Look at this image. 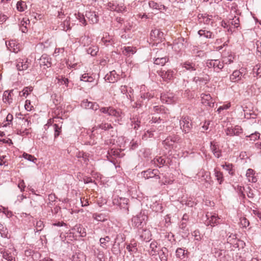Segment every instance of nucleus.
Wrapping results in <instances>:
<instances>
[{
	"mask_svg": "<svg viewBox=\"0 0 261 261\" xmlns=\"http://www.w3.org/2000/svg\"><path fill=\"white\" fill-rule=\"evenodd\" d=\"M147 216L144 213L141 212L139 214L134 216L132 219V225L144 231L145 233L149 234V231L146 229H143V227L146 225L147 220Z\"/></svg>",
	"mask_w": 261,
	"mask_h": 261,
	"instance_id": "1",
	"label": "nucleus"
},
{
	"mask_svg": "<svg viewBox=\"0 0 261 261\" xmlns=\"http://www.w3.org/2000/svg\"><path fill=\"white\" fill-rule=\"evenodd\" d=\"M205 64L208 68H213L215 72L219 73L224 68V61H221L220 60L213 59L207 60Z\"/></svg>",
	"mask_w": 261,
	"mask_h": 261,
	"instance_id": "2",
	"label": "nucleus"
},
{
	"mask_svg": "<svg viewBox=\"0 0 261 261\" xmlns=\"http://www.w3.org/2000/svg\"><path fill=\"white\" fill-rule=\"evenodd\" d=\"M180 128L185 133H188L193 127V122L188 116H182L179 121Z\"/></svg>",
	"mask_w": 261,
	"mask_h": 261,
	"instance_id": "3",
	"label": "nucleus"
},
{
	"mask_svg": "<svg viewBox=\"0 0 261 261\" xmlns=\"http://www.w3.org/2000/svg\"><path fill=\"white\" fill-rule=\"evenodd\" d=\"M142 176L145 179L155 177L156 179H160L159 175V171L158 169H149L146 171H142L141 173Z\"/></svg>",
	"mask_w": 261,
	"mask_h": 261,
	"instance_id": "4",
	"label": "nucleus"
},
{
	"mask_svg": "<svg viewBox=\"0 0 261 261\" xmlns=\"http://www.w3.org/2000/svg\"><path fill=\"white\" fill-rule=\"evenodd\" d=\"M158 74L165 81H171L174 76V71L171 69L165 70H161L158 71Z\"/></svg>",
	"mask_w": 261,
	"mask_h": 261,
	"instance_id": "5",
	"label": "nucleus"
},
{
	"mask_svg": "<svg viewBox=\"0 0 261 261\" xmlns=\"http://www.w3.org/2000/svg\"><path fill=\"white\" fill-rule=\"evenodd\" d=\"M206 216L207 217V220L205 222V224L206 225H210L212 227H214L219 223V220L220 219V218H219L218 215L215 214L214 215L207 214Z\"/></svg>",
	"mask_w": 261,
	"mask_h": 261,
	"instance_id": "6",
	"label": "nucleus"
},
{
	"mask_svg": "<svg viewBox=\"0 0 261 261\" xmlns=\"http://www.w3.org/2000/svg\"><path fill=\"white\" fill-rule=\"evenodd\" d=\"M225 132L227 136H239L243 133V129L241 126L236 125L234 127H228Z\"/></svg>",
	"mask_w": 261,
	"mask_h": 261,
	"instance_id": "7",
	"label": "nucleus"
},
{
	"mask_svg": "<svg viewBox=\"0 0 261 261\" xmlns=\"http://www.w3.org/2000/svg\"><path fill=\"white\" fill-rule=\"evenodd\" d=\"M185 39L183 37L175 39L173 43L172 49L177 53L179 52L184 48V42Z\"/></svg>",
	"mask_w": 261,
	"mask_h": 261,
	"instance_id": "8",
	"label": "nucleus"
},
{
	"mask_svg": "<svg viewBox=\"0 0 261 261\" xmlns=\"http://www.w3.org/2000/svg\"><path fill=\"white\" fill-rule=\"evenodd\" d=\"M150 38L153 40H159L162 41L164 39V33L159 29L152 30L151 31Z\"/></svg>",
	"mask_w": 261,
	"mask_h": 261,
	"instance_id": "9",
	"label": "nucleus"
},
{
	"mask_svg": "<svg viewBox=\"0 0 261 261\" xmlns=\"http://www.w3.org/2000/svg\"><path fill=\"white\" fill-rule=\"evenodd\" d=\"M16 66L18 71H23L29 67L28 59H18L16 61Z\"/></svg>",
	"mask_w": 261,
	"mask_h": 261,
	"instance_id": "10",
	"label": "nucleus"
},
{
	"mask_svg": "<svg viewBox=\"0 0 261 261\" xmlns=\"http://www.w3.org/2000/svg\"><path fill=\"white\" fill-rule=\"evenodd\" d=\"M179 140V137L176 135H174L167 137L163 141V144L165 146L170 147H172L175 142H177Z\"/></svg>",
	"mask_w": 261,
	"mask_h": 261,
	"instance_id": "11",
	"label": "nucleus"
},
{
	"mask_svg": "<svg viewBox=\"0 0 261 261\" xmlns=\"http://www.w3.org/2000/svg\"><path fill=\"white\" fill-rule=\"evenodd\" d=\"M118 75L116 74L115 70H113L106 75L105 79L106 81H108L111 83H114L117 81Z\"/></svg>",
	"mask_w": 261,
	"mask_h": 261,
	"instance_id": "12",
	"label": "nucleus"
},
{
	"mask_svg": "<svg viewBox=\"0 0 261 261\" xmlns=\"http://www.w3.org/2000/svg\"><path fill=\"white\" fill-rule=\"evenodd\" d=\"M255 174V171L251 168L247 170L246 176L249 182L254 183L257 181V178Z\"/></svg>",
	"mask_w": 261,
	"mask_h": 261,
	"instance_id": "13",
	"label": "nucleus"
},
{
	"mask_svg": "<svg viewBox=\"0 0 261 261\" xmlns=\"http://www.w3.org/2000/svg\"><path fill=\"white\" fill-rule=\"evenodd\" d=\"M211 149L215 157L219 158L221 156V151L219 149L216 142L214 141L211 142Z\"/></svg>",
	"mask_w": 261,
	"mask_h": 261,
	"instance_id": "14",
	"label": "nucleus"
},
{
	"mask_svg": "<svg viewBox=\"0 0 261 261\" xmlns=\"http://www.w3.org/2000/svg\"><path fill=\"white\" fill-rule=\"evenodd\" d=\"M41 66H45L49 67L51 66V58L47 55H43L40 59Z\"/></svg>",
	"mask_w": 261,
	"mask_h": 261,
	"instance_id": "15",
	"label": "nucleus"
},
{
	"mask_svg": "<svg viewBox=\"0 0 261 261\" xmlns=\"http://www.w3.org/2000/svg\"><path fill=\"white\" fill-rule=\"evenodd\" d=\"M107 7L108 9L111 11H114L117 12L121 11V9L119 7L116 1L114 0H108V2L107 4Z\"/></svg>",
	"mask_w": 261,
	"mask_h": 261,
	"instance_id": "16",
	"label": "nucleus"
},
{
	"mask_svg": "<svg viewBox=\"0 0 261 261\" xmlns=\"http://www.w3.org/2000/svg\"><path fill=\"white\" fill-rule=\"evenodd\" d=\"M242 76V73L239 70H234L231 74L230 75L229 79L232 82H238Z\"/></svg>",
	"mask_w": 261,
	"mask_h": 261,
	"instance_id": "17",
	"label": "nucleus"
},
{
	"mask_svg": "<svg viewBox=\"0 0 261 261\" xmlns=\"http://www.w3.org/2000/svg\"><path fill=\"white\" fill-rule=\"evenodd\" d=\"M189 220V215L187 214H185L179 223V227L183 231H188L187 228V222Z\"/></svg>",
	"mask_w": 261,
	"mask_h": 261,
	"instance_id": "18",
	"label": "nucleus"
},
{
	"mask_svg": "<svg viewBox=\"0 0 261 261\" xmlns=\"http://www.w3.org/2000/svg\"><path fill=\"white\" fill-rule=\"evenodd\" d=\"M158 254L159 255L161 261H167L168 256V250L166 247H163L160 249Z\"/></svg>",
	"mask_w": 261,
	"mask_h": 261,
	"instance_id": "19",
	"label": "nucleus"
},
{
	"mask_svg": "<svg viewBox=\"0 0 261 261\" xmlns=\"http://www.w3.org/2000/svg\"><path fill=\"white\" fill-rule=\"evenodd\" d=\"M85 15L91 23H95L97 22L98 16L96 15L94 12L87 11Z\"/></svg>",
	"mask_w": 261,
	"mask_h": 261,
	"instance_id": "20",
	"label": "nucleus"
},
{
	"mask_svg": "<svg viewBox=\"0 0 261 261\" xmlns=\"http://www.w3.org/2000/svg\"><path fill=\"white\" fill-rule=\"evenodd\" d=\"M198 34L200 37H204L206 38H214V35L213 33L206 30H200L198 32Z\"/></svg>",
	"mask_w": 261,
	"mask_h": 261,
	"instance_id": "21",
	"label": "nucleus"
},
{
	"mask_svg": "<svg viewBox=\"0 0 261 261\" xmlns=\"http://www.w3.org/2000/svg\"><path fill=\"white\" fill-rule=\"evenodd\" d=\"M72 230L77 231L82 237H85L86 236L87 233L86 229L81 224L74 226L72 228Z\"/></svg>",
	"mask_w": 261,
	"mask_h": 261,
	"instance_id": "22",
	"label": "nucleus"
},
{
	"mask_svg": "<svg viewBox=\"0 0 261 261\" xmlns=\"http://www.w3.org/2000/svg\"><path fill=\"white\" fill-rule=\"evenodd\" d=\"M182 67L190 71H195L197 68L195 64L189 61H187L182 63Z\"/></svg>",
	"mask_w": 261,
	"mask_h": 261,
	"instance_id": "23",
	"label": "nucleus"
},
{
	"mask_svg": "<svg viewBox=\"0 0 261 261\" xmlns=\"http://www.w3.org/2000/svg\"><path fill=\"white\" fill-rule=\"evenodd\" d=\"M128 199L122 198V199L121 201V205L119 206L120 208L126 214H128Z\"/></svg>",
	"mask_w": 261,
	"mask_h": 261,
	"instance_id": "24",
	"label": "nucleus"
},
{
	"mask_svg": "<svg viewBox=\"0 0 261 261\" xmlns=\"http://www.w3.org/2000/svg\"><path fill=\"white\" fill-rule=\"evenodd\" d=\"M30 23V20L27 18H23L20 24V29L22 33H26L28 31L27 24Z\"/></svg>",
	"mask_w": 261,
	"mask_h": 261,
	"instance_id": "25",
	"label": "nucleus"
},
{
	"mask_svg": "<svg viewBox=\"0 0 261 261\" xmlns=\"http://www.w3.org/2000/svg\"><path fill=\"white\" fill-rule=\"evenodd\" d=\"M168 60L169 58L167 57H158L154 60V63L156 65L164 66Z\"/></svg>",
	"mask_w": 261,
	"mask_h": 261,
	"instance_id": "26",
	"label": "nucleus"
},
{
	"mask_svg": "<svg viewBox=\"0 0 261 261\" xmlns=\"http://www.w3.org/2000/svg\"><path fill=\"white\" fill-rule=\"evenodd\" d=\"M72 261H86V256L83 253H76L72 256Z\"/></svg>",
	"mask_w": 261,
	"mask_h": 261,
	"instance_id": "27",
	"label": "nucleus"
},
{
	"mask_svg": "<svg viewBox=\"0 0 261 261\" xmlns=\"http://www.w3.org/2000/svg\"><path fill=\"white\" fill-rule=\"evenodd\" d=\"M152 161L155 165L158 166L159 168L163 166L166 162L165 159L162 156L156 157L154 158Z\"/></svg>",
	"mask_w": 261,
	"mask_h": 261,
	"instance_id": "28",
	"label": "nucleus"
},
{
	"mask_svg": "<svg viewBox=\"0 0 261 261\" xmlns=\"http://www.w3.org/2000/svg\"><path fill=\"white\" fill-rule=\"evenodd\" d=\"M98 128H100L101 129H103L104 130H107L110 128H112L113 126L111 124H109L108 123H101L97 126H95L93 128V132L95 130H96Z\"/></svg>",
	"mask_w": 261,
	"mask_h": 261,
	"instance_id": "29",
	"label": "nucleus"
},
{
	"mask_svg": "<svg viewBox=\"0 0 261 261\" xmlns=\"http://www.w3.org/2000/svg\"><path fill=\"white\" fill-rule=\"evenodd\" d=\"M173 96H170L167 95H162L161 96V99L163 102L167 103L168 104H171L174 101Z\"/></svg>",
	"mask_w": 261,
	"mask_h": 261,
	"instance_id": "30",
	"label": "nucleus"
},
{
	"mask_svg": "<svg viewBox=\"0 0 261 261\" xmlns=\"http://www.w3.org/2000/svg\"><path fill=\"white\" fill-rule=\"evenodd\" d=\"M148 5L150 8L153 9L161 10L162 8H163L164 9H165V7L164 5L158 4L157 3L153 1H149L148 3Z\"/></svg>",
	"mask_w": 261,
	"mask_h": 261,
	"instance_id": "31",
	"label": "nucleus"
},
{
	"mask_svg": "<svg viewBox=\"0 0 261 261\" xmlns=\"http://www.w3.org/2000/svg\"><path fill=\"white\" fill-rule=\"evenodd\" d=\"M121 112L117 110H116L114 108L111 107V108L109 110V116H114L116 118H119L121 117Z\"/></svg>",
	"mask_w": 261,
	"mask_h": 261,
	"instance_id": "32",
	"label": "nucleus"
},
{
	"mask_svg": "<svg viewBox=\"0 0 261 261\" xmlns=\"http://www.w3.org/2000/svg\"><path fill=\"white\" fill-rule=\"evenodd\" d=\"M11 91H5L3 94V101L4 102H8L9 104L12 102V99L11 97Z\"/></svg>",
	"mask_w": 261,
	"mask_h": 261,
	"instance_id": "33",
	"label": "nucleus"
},
{
	"mask_svg": "<svg viewBox=\"0 0 261 261\" xmlns=\"http://www.w3.org/2000/svg\"><path fill=\"white\" fill-rule=\"evenodd\" d=\"M98 51V47L97 46H92L87 49V52L92 56H95Z\"/></svg>",
	"mask_w": 261,
	"mask_h": 261,
	"instance_id": "34",
	"label": "nucleus"
},
{
	"mask_svg": "<svg viewBox=\"0 0 261 261\" xmlns=\"http://www.w3.org/2000/svg\"><path fill=\"white\" fill-rule=\"evenodd\" d=\"M158 243L155 241L152 242L150 244V248L151 249L150 254L152 255H154L158 252L159 250H157L156 248H158Z\"/></svg>",
	"mask_w": 261,
	"mask_h": 261,
	"instance_id": "35",
	"label": "nucleus"
},
{
	"mask_svg": "<svg viewBox=\"0 0 261 261\" xmlns=\"http://www.w3.org/2000/svg\"><path fill=\"white\" fill-rule=\"evenodd\" d=\"M186 250L181 248H178L175 252L176 256L177 258L182 259L184 258L185 254L187 253L185 252Z\"/></svg>",
	"mask_w": 261,
	"mask_h": 261,
	"instance_id": "36",
	"label": "nucleus"
},
{
	"mask_svg": "<svg viewBox=\"0 0 261 261\" xmlns=\"http://www.w3.org/2000/svg\"><path fill=\"white\" fill-rule=\"evenodd\" d=\"M1 252L3 254V257L8 261H15V257L12 256L10 253L5 251H1Z\"/></svg>",
	"mask_w": 261,
	"mask_h": 261,
	"instance_id": "37",
	"label": "nucleus"
},
{
	"mask_svg": "<svg viewBox=\"0 0 261 261\" xmlns=\"http://www.w3.org/2000/svg\"><path fill=\"white\" fill-rule=\"evenodd\" d=\"M141 121L138 117H134L132 119V125L134 126V129H137L140 125Z\"/></svg>",
	"mask_w": 261,
	"mask_h": 261,
	"instance_id": "38",
	"label": "nucleus"
},
{
	"mask_svg": "<svg viewBox=\"0 0 261 261\" xmlns=\"http://www.w3.org/2000/svg\"><path fill=\"white\" fill-rule=\"evenodd\" d=\"M94 78L91 76H89L88 73H84L81 77V80L84 82L91 83L94 82Z\"/></svg>",
	"mask_w": 261,
	"mask_h": 261,
	"instance_id": "39",
	"label": "nucleus"
},
{
	"mask_svg": "<svg viewBox=\"0 0 261 261\" xmlns=\"http://www.w3.org/2000/svg\"><path fill=\"white\" fill-rule=\"evenodd\" d=\"M214 172L215 175L217 178V180H218V181L219 182V184H221L222 181L223 180V176L222 173L220 171H218L216 169L214 170Z\"/></svg>",
	"mask_w": 261,
	"mask_h": 261,
	"instance_id": "40",
	"label": "nucleus"
},
{
	"mask_svg": "<svg viewBox=\"0 0 261 261\" xmlns=\"http://www.w3.org/2000/svg\"><path fill=\"white\" fill-rule=\"evenodd\" d=\"M153 111L156 113L165 114L166 113L165 107L163 106H154L153 107Z\"/></svg>",
	"mask_w": 261,
	"mask_h": 261,
	"instance_id": "41",
	"label": "nucleus"
},
{
	"mask_svg": "<svg viewBox=\"0 0 261 261\" xmlns=\"http://www.w3.org/2000/svg\"><path fill=\"white\" fill-rule=\"evenodd\" d=\"M0 234L3 238H8V231L6 227L3 224L0 223Z\"/></svg>",
	"mask_w": 261,
	"mask_h": 261,
	"instance_id": "42",
	"label": "nucleus"
},
{
	"mask_svg": "<svg viewBox=\"0 0 261 261\" xmlns=\"http://www.w3.org/2000/svg\"><path fill=\"white\" fill-rule=\"evenodd\" d=\"M153 96H154L153 94H152L149 92L142 93L141 94L140 98L142 100H145V99L149 100L150 98H152Z\"/></svg>",
	"mask_w": 261,
	"mask_h": 261,
	"instance_id": "43",
	"label": "nucleus"
},
{
	"mask_svg": "<svg viewBox=\"0 0 261 261\" xmlns=\"http://www.w3.org/2000/svg\"><path fill=\"white\" fill-rule=\"evenodd\" d=\"M27 7L25 2L23 1H19L17 3V9L20 12H23L24 11Z\"/></svg>",
	"mask_w": 261,
	"mask_h": 261,
	"instance_id": "44",
	"label": "nucleus"
},
{
	"mask_svg": "<svg viewBox=\"0 0 261 261\" xmlns=\"http://www.w3.org/2000/svg\"><path fill=\"white\" fill-rule=\"evenodd\" d=\"M22 155L25 159L31 162H32L33 163H36V162L37 161V158H36L34 156L31 154H29L27 153H24Z\"/></svg>",
	"mask_w": 261,
	"mask_h": 261,
	"instance_id": "45",
	"label": "nucleus"
},
{
	"mask_svg": "<svg viewBox=\"0 0 261 261\" xmlns=\"http://www.w3.org/2000/svg\"><path fill=\"white\" fill-rule=\"evenodd\" d=\"M53 127L55 131L54 137L55 138H56L60 135L61 132V126H59L57 124H54Z\"/></svg>",
	"mask_w": 261,
	"mask_h": 261,
	"instance_id": "46",
	"label": "nucleus"
},
{
	"mask_svg": "<svg viewBox=\"0 0 261 261\" xmlns=\"http://www.w3.org/2000/svg\"><path fill=\"white\" fill-rule=\"evenodd\" d=\"M110 238L109 236H106L105 238H101L99 240L100 246L103 248H106V243L110 241Z\"/></svg>",
	"mask_w": 261,
	"mask_h": 261,
	"instance_id": "47",
	"label": "nucleus"
},
{
	"mask_svg": "<svg viewBox=\"0 0 261 261\" xmlns=\"http://www.w3.org/2000/svg\"><path fill=\"white\" fill-rule=\"evenodd\" d=\"M123 54L125 55H129V54H134L135 51H134L133 48L130 46L124 47L123 50L122 51Z\"/></svg>",
	"mask_w": 261,
	"mask_h": 261,
	"instance_id": "48",
	"label": "nucleus"
},
{
	"mask_svg": "<svg viewBox=\"0 0 261 261\" xmlns=\"http://www.w3.org/2000/svg\"><path fill=\"white\" fill-rule=\"evenodd\" d=\"M223 168L228 171L229 174L232 175L233 171L232 170V165L230 164H225L222 165Z\"/></svg>",
	"mask_w": 261,
	"mask_h": 261,
	"instance_id": "49",
	"label": "nucleus"
},
{
	"mask_svg": "<svg viewBox=\"0 0 261 261\" xmlns=\"http://www.w3.org/2000/svg\"><path fill=\"white\" fill-rule=\"evenodd\" d=\"M75 17L79 20L80 22H81L83 24L86 25V19L84 16V15L80 13H78L77 14H75L74 15Z\"/></svg>",
	"mask_w": 261,
	"mask_h": 261,
	"instance_id": "50",
	"label": "nucleus"
},
{
	"mask_svg": "<svg viewBox=\"0 0 261 261\" xmlns=\"http://www.w3.org/2000/svg\"><path fill=\"white\" fill-rule=\"evenodd\" d=\"M93 218L98 221H105L106 220L105 216L102 214H94Z\"/></svg>",
	"mask_w": 261,
	"mask_h": 261,
	"instance_id": "51",
	"label": "nucleus"
},
{
	"mask_svg": "<svg viewBox=\"0 0 261 261\" xmlns=\"http://www.w3.org/2000/svg\"><path fill=\"white\" fill-rule=\"evenodd\" d=\"M33 90V87H25L23 90L22 91V95H21V96H27Z\"/></svg>",
	"mask_w": 261,
	"mask_h": 261,
	"instance_id": "52",
	"label": "nucleus"
},
{
	"mask_svg": "<svg viewBox=\"0 0 261 261\" xmlns=\"http://www.w3.org/2000/svg\"><path fill=\"white\" fill-rule=\"evenodd\" d=\"M82 43L84 44V46L88 45L91 42V39L88 36H84L81 38Z\"/></svg>",
	"mask_w": 261,
	"mask_h": 261,
	"instance_id": "53",
	"label": "nucleus"
},
{
	"mask_svg": "<svg viewBox=\"0 0 261 261\" xmlns=\"http://www.w3.org/2000/svg\"><path fill=\"white\" fill-rule=\"evenodd\" d=\"M70 17H67L65 20H64L63 22L64 24V28L63 29L64 30H68L71 29V27L70 26V23H69L70 20Z\"/></svg>",
	"mask_w": 261,
	"mask_h": 261,
	"instance_id": "54",
	"label": "nucleus"
},
{
	"mask_svg": "<svg viewBox=\"0 0 261 261\" xmlns=\"http://www.w3.org/2000/svg\"><path fill=\"white\" fill-rule=\"evenodd\" d=\"M44 227V224L42 221H38L36 222V231H41Z\"/></svg>",
	"mask_w": 261,
	"mask_h": 261,
	"instance_id": "55",
	"label": "nucleus"
},
{
	"mask_svg": "<svg viewBox=\"0 0 261 261\" xmlns=\"http://www.w3.org/2000/svg\"><path fill=\"white\" fill-rule=\"evenodd\" d=\"M240 223L243 227H246L249 225V221L245 217L240 219Z\"/></svg>",
	"mask_w": 261,
	"mask_h": 261,
	"instance_id": "56",
	"label": "nucleus"
},
{
	"mask_svg": "<svg viewBox=\"0 0 261 261\" xmlns=\"http://www.w3.org/2000/svg\"><path fill=\"white\" fill-rule=\"evenodd\" d=\"M92 102L91 101H88L87 100H84L82 102V106L86 109H91L92 106Z\"/></svg>",
	"mask_w": 261,
	"mask_h": 261,
	"instance_id": "57",
	"label": "nucleus"
},
{
	"mask_svg": "<svg viewBox=\"0 0 261 261\" xmlns=\"http://www.w3.org/2000/svg\"><path fill=\"white\" fill-rule=\"evenodd\" d=\"M193 54H195L196 56L203 57L204 55V53L200 50H198L196 48L193 50Z\"/></svg>",
	"mask_w": 261,
	"mask_h": 261,
	"instance_id": "58",
	"label": "nucleus"
},
{
	"mask_svg": "<svg viewBox=\"0 0 261 261\" xmlns=\"http://www.w3.org/2000/svg\"><path fill=\"white\" fill-rule=\"evenodd\" d=\"M126 249L130 253L135 252L137 250L135 246L130 244L127 245Z\"/></svg>",
	"mask_w": 261,
	"mask_h": 261,
	"instance_id": "59",
	"label": "nucleus"
},
{
	"mask_svg": "<svg viewBox=\"0 0 261 261\" xmlns=\"http://www.w3.org/2000/svg\"><path fill=\"white\" fill-rule=\"evenodd\" d=\"M25 109L28 111H30L32 110L33 106L31 103V101L30 100H27L25 101V103L24 106Z\"/></svg>",
	"mask_w": 261,
	"mask_h": 261,
	"instance_id": "60",
	"label": "nucleus"
},
{
	"mask_svg": "<svg viewBox=\"0 0 261 261\" xmlns=\"http://www.w3.org/2000/svg\"><path fill=\"white\" fill-rule=\"evenodd\" d=\"M123 197L115 198L113 200V203L114 205L119 206L121 205V201Z\"/></svg>",
	"mask_w": 261,
	"mask_h": 261,
	"instance_id": "61",
	"label": "nucleus"
},
{
	"mask_svg": "<svg viewBox=\"0 0 261 261\" xmlns=\"http://www.w3.org/2000/svg\"><path fill=\"white\" fill-rule=\"evenodd\" d=\"M202 16L204 20V22L207 24H208L210 22V20L212 19L213 17L212 15H208L206 14H204V16Z\"/></svg>",
	"mask_w": 261,
	"mask_h": 261,
	"instance_id": "62",
	"label": "nucleus"
},
{
	"mask_svg": "<svg viewBox=\"0 0 261 261\" xmlns=\"http://www.w3.org/2000/svg\"><path fill=\"white\" fill-rule=\"evenodd\" d=\"M111 108V107H102L100 109V112L103 114L109 115V110Z\"/></svg>",
	"mask_w": 261,
	"mask_h": 261,
	"instance_id": "63",
	"label": "nucleus"
},
{
	"mask_svg": "<svg viewBox=\"0 0 261 261\" xmlns=\"http://www.w3.org/2000/svg\"><path fill=\"white\" fill-rule=\"evenodd\" d=\"M143 104V100L140 98L139 99L137 102H135L134 105H133V107L134 108H140Z\"/></svg>",
	"mask_w": 261,
	"mask_h": 261,
	"instance_id": "64",
	"label": "nucleus"
}]
</instances>
